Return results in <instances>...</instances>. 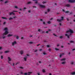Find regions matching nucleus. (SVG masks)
Listing matches in <instances>:
<instances>
[{"label":"nucleus","instance_id":"1","mask_svg":"<svg viewBox=\"0 0 75 75\" xmlns=\"http://www.w3.org/2000/svg\"><path fill=\"white\" fill-rule=\"evenodd\" d=\"M4 30H5V33L3 34V35L2 36V37L0 36V38H3L4 39L6 38V35L8 33V29L7 28H5Z\"/></svg>","mask_w":75,"mask_h":75},{"label":"nucleus","instance_id":"2","mask_svg":"<svg viewBox=\"0 0 75 75\" xmlns=\"http://www.w3.org/2000/svg\"><path fill=\"white\" fill-rule=\"evenodd\" d=\"M69 32L71 33L69 35H68L67 34H65V36H67L68 38H69V37H70V35H71V34L74 33V32L73 31L70 29L69 30L67 31L66 32V33H69Z\"/></svg>","mask_w":75,"mask_h":75},{"label":"nucleus","instance_id":"3","mask_svg":"<svg viewBox=\"0 0 75 75\" xmlns=\"http://www.w3.org/2000/svg\"><path fill=\"white\" fill-rule=\"evenodd\" d=\"M63 20H64V17L63 16H62L61 17V19H57V21H59V22H60V21H61Z\"/></svg>","mask_w":75,"mask_h":75},{"label":"nucleus","instance_id":"4","mask_svg":"<svg viewBox=\"0 0 75 75\" xmlns=\"http://www.w3.org/2000/svg\"><path fill=\"white\" fill-rule=\"evenodd\" d=\"M70 3H75V0H69Z\"/></svg>","mask_w":75,"mask_h":75},{"label":"nucleus","instance_id":"5","mask_svg":"<svg viewBox=\"0 0 75 75\" xmlns=\"http://www.w3.org/2000/svg\"><path fill=\"white\" fill-rule=\"evenodd\" d=\"M16 44H17V42H16V41H15L14 42H12V45H13V46H14V45Z\"/></svg>","mask_w":75,"mask_h":75},{"label":"nucleus","instance_id":"6","mask_svg":"<svg viewBox=\"0 0 75 75\" xmlns=\"http://www.w3.org/2000/svg\"><path fill=\"white\" fill-rule=\"evenodd\" d=\"M40 7H41V8H45V6L44 5H40Z\"/></svg>","mask_w":75,"mask_h":75},{"label":"nucleus","instance_id":"7","mask_svg":"<svg viewBox=\"0 0 75 75\" xmlns=\"http://www.w3.org/2000/svg\"><path fill=\"white\" fill-rule=\"evenodd\" d=\"M8 63H9V64L10 63V61H11V58H10V57H8Z\"/></svg>","mask_w":75,"mask_h":75},{"label":"nucleus","instance_id":"8","mask_svg":"<svg viewBox=\"0 0 75 75\" xmlns=\"http://www.w3.org/2000/svg\"><path fill=\"white\" fill-rule=\"evenodd\" d=\"M12 14H13V15H15V14L13 12H11L9 13V15L10 16Z\"/></svg>","mask_w":75,"mask_h":75},{"label":"nucleus","instance_id":"9","mask_svg":"<svg viewBox=\"0 0 75 75\" xmlns=\"http://www.w3.org/2000/svg\"><path fill=\"white\" fill-rule=\"evenodd\" d=\"M20 53L21 54V55H22V54H23V50L21 51L20 52Z\"/></svg>","mask_w":75,"mask_h":75},{"label":"nucleus","instance_id":"10","mask_svg":"<svg viewBox=\"0 0 75 75\" xmlns=\"http://www.w3.org/2000/svg\"><path fill=\"white\" fill-rule=\"evenodd\" d=\"M66 7H69L70 6V5L69 4H67L66 5Z\"/></svg>","mask_w":75,"mask_h":75},{"label":"nucleus","instance_id":"11","mask_svg":"<svg viewBox=\"0 0 75 75\" xmlns=\"http://www.w3.org/2000/svg\"><path fill=\"white\" fill-rule=\"evenodd\" d=\"M64 55V53H62V54H60V58H61V57H62V55Z\"/></svg>","mask_w":75,"mask_h":75},{"label":"nucleus","instance_id":"12","mask_svg":"<svg viewBox=\"0 0 75 75\" xmlns=\"http://www.w3.org/2000/svg\"><path fill=\"white\" fill-rule=\"evenodd\" d=\"M62 64H63V65H64L65 64V62H63L61 63Z\"/></svg>","mask_w":75,"mask_h":75},{"label":"nucleus","instance_id":"13","mask_svg":"<svg viewBox=\"0 0 75 75\" xmlns=\"http://www.w3.org/2000/svg\"><path fill=\"white\" fill-rule=\"evenodd\" d=\"M11 36H13L12 35L9 34L8 35V37H11Z\"/></svg>","mask_w":75,"mask_h":75},{"label":"nucleus","instance_id":"14","mask_svg":"<svg viewBox=\"0 0 75 75\" xmlns=\"http://www.w3.org/2000/svg\"><path fill=\"white\" fill-rule=\"evenodd\" d=\"M2 18H3V19H5V20L8 19L7 18L4 17H2Z\"/></svg>","mask_w":75,"mask_h":75},{"label":"nucleus","instance_id":"15","mask_svg":"<svg viewBox=\"0 0 75 75\" xmlns=\"http://www.w3.org/2000/svg\"><path fill=\"white\" fill-rule=\"evenodd\" d=\"M71 74L73 75H75V72H74L71 73Z\"/></svg>","mask_w":75,"mask_h":75},{"label":"nucleus","instance_id":"16","mask_svg":"<svg viewBox=\"0 0 75 75\" xmlns=\"http://www.w3.org/2000/svg\"><path fill=\"white\" fill-rule=\"evenodd\" d=\"M13 19V18L11 17H10L9 18V20H12Z\"/></svg>","mask_w":75,"mask_h":75},{"label":"nucleus","instance_id":"17","mask_svg":"<svg viewBox=\"0 0 75 75\" xmlns=\"http://www.w3.org/2000/svg\"><path fill=\"white\" fill-rule=\"evenodd\" d=\"M65 59L64 58L60 60V61H65Z\"/></svg>","mask_w":75,"mask_h":75},{"label":"nucleus","instance_id":"18","mask_svg":"<svg viewBox=\"0 0 75 75\" xmlns=\"http://www.w3.org/2000/svg\"><path fill=\"white\" fill-rule=\"evenodd\" d=\"M24 59L25 61H27V58L26 57L24 58Z\"/></svg>","mask_w":75,"mask_h":75},{"label":"nucleus","instance_id":"19","mask_svg":"<svg viewBox=\"0 0 75 75\" xmlns=\"http://www.w3.org/2000/svg\"><path fill=\"white\" fill-rule=\"evenodd\" d=\"M1 59H3V56L2 55L1 56Z\"/></svg>","mask_w":75,"mask_h":75},{"label":"nucleus","instance_id":"20","mask_svg":"<svg viewBox=\"0 0 75 75\" xmlns=\"http://www.w3.org/2000/svg\"><path fill=\"white\" fill-rule=\"evenodd\" d=\"M29 43L30 44H33V42H29Z\"/></svg>","mask_w":75,"mask_h":75},{"label":"nucleus","instance_id":"21","mask_svg":"<svg viewBox=\"0 0 75 75\" xmlns=\"http://www.w3.org/2000/svg\"><path fill=\"white\" fill-rule=\"evenodd\" d=\"M9 52V51H5V53H7L8 52Z\"/></svg>","mask_w":75,"mask_h":75},{"label":"nucleus","instance_id":"22","mask_svg":"<svg viewBox=\"0 0 75 75\" xmlns=\"http://www.w3.org/2000/svg\"><path fill=\"white\" fill-rule=\"evenodd\" d=\"M47 23L49 24H51V22H50V21H49L47 22Z\"/></svg>","mask_w":75,"mask_h":75},{"label":"nucleus","instance_id":"23","mask_svg":"<svg viewBox=\"0 0 75 75\" xmlns=\"http://www.w3.org/2000/svg\"><path fill=\"white\" fill-rule=\"evenodd\" d=\"M53 34L55 36V37H57V35H55V34L53 33Z\"/></svg>","mask_w":75,"mask_h":75},{"label":"nucleus","instance_id":"24","mask_svg":"<svg viewBox=\"0 0 75 75\" xmlns=\"http://www.w3.org/2000/svg\"><path fill=\"white\" fill-rule=\"evenodd\" d=\"M55 50H56V51H58V50H59V49H58L57 48H55Z\"/></svg>","mask_w":75,"mask_h":75},{"label":"nucleus","instance_id":"25","mask_svg":"<svg viewBox=\"0 0 75 75\" xmlns=\"http://www.w3.org/2000/svg\"><path fill=\"white\" fill-rule=\"evenodd\" d=\"M42 72H45V70L43 69V70H42Z\"/></svg>","mask_w":75,"mask_h":75},{"label":"nucleus","instance_id":"26","mask_svg":"<svg viewBox=\"0 0 75 75\" xmlns=\"http://www.w3.org/2000/svg\"><path fill=\"white\" fill-rule=\"evenodd\" d=\"M69 11H66L65 13H69Z\"/></svg>","mask_w":75,"mask_h":75},{"label":"nucleus","instance_id":"27","mask_svg":"<svg viewBox=\"0 0 75 75\" xmlns=\"http://www.w3.org/2000/svg\"><path fill=\"white\" fill-rule=\"evenodd\" d=\"M43 54H44V55H46V53L45 52H43Z\"/></svg>","mask_w":75,"mask_h":75},{"label":"nucleus","instance_id":"28","mask_svg":"<svg viewBox=\"0 0 75 75\" xmlns=\"http://www.w3.org/2000/svg\"><path fill=\"white\" fill-rule=\"evenodd\" d=\"M15 8H18V7H17V6H15Z\"/></svg>","mask_w":75,"mask_h":75},{"label":"nucleus","instance_id":"29","mask_svg":"<svg viewBox=\"0 0 75 75\" xmlns=\"http://www.w3.org/2000/svg\"><path fill=\"white\" fill-rule=\"evenodd\" d=\"M13 13H14V12H17V11H13Z\"/></svg>","mask_w":75,"mask_h":75},{"label":"nucleus","instance_id":"30","mask_svg":"<svg viewBox=\"0 0 75 75\" xmlns=\"http://www.w3.org/2000/svg\"><path fill=\"white\" fill-rule=\"evenodd\" d=\"M19 38V37H18V36H17L16 37V39H18Z\"/></svg>","mask_w":75,"mask_h":75},{"label":"nucleus","instance_id":"31","mask_svg":"<svg viewBox=\"0 0 75 75\" xmlns=\"http://www.w3.org/2000/svg\"><path fill=\"white\" fill-rule=\"evenodd\" d=\"M30 3H31V2H28L27 4H30Z\"/></svg>","mask_w":75,"mask_h":75},{"label":"nucleus","instance_id":"32","mask_svg":"<svg viewBox=\"0 0 75 75\" xmlns=\"http://www.w3.org/2000/svg\"><path fill=\"white\" fill-rule=\"evenodd\" d=\"M47 47L48 48H49V47H50V45H47Z\"/></svg>","mask_w":75,"mask_h":75},{"label":"nucleus","instance_id":"33","mask_svg":"<svg viewBox=\"0 0 75 75\" xmlns=\"http://www.w3.org/2000/svg\"><path fill=\"white\" fill-rule=\"evenodd\" d=\"M42 3L43 4H45V3H46V2L43 1L42 2Z\"/></svg>","mask_w":75,"mask_h":75},{"label":"nucleus","instance_id":"34","mask_svg":"<svg viewBox=\"0 0 75 75\" xmlns=\"http://www.w3.org/2000/svg\"><path fill=\"white\" fill-rule=\"evenodd\" d=\"M24 75H27V73H24Z\"/></svg>","mask_w":75,"mask_h":75},{"label":"nucleus","instance_id":"35","mask_svg":"<svg viewBox=\"0 0 75 75\" xmlns=\"http://www.w3.org/2000/svg\"><path fill=\"white\" fill-rule=\"evenodd\" d=\"M50 11V9H48L47 11H48V12H49V11Z\"/></svg>","mask_w":75,"mask_h":75},{"label":"nucleus","instance_id":"36","mask_svg":"<svg viewBox=\"0 0 75 75\" xmlns=\"http://www.w3.org/2000/svg\"><path fill=\"white\" fill-rule=\"evenodd\" d=\"M70 42H71V43H72V42H74L73 41H70Z\"/></svg>","mask_w":75,"mask_h":75},{"label":"nucleus","instance_id":"37","mask_svg":"<svg viewBox=\"0 0 75 75\" xmlns=\"http://www.w3.org/2000/svg\"><path fill=\"white\" fill-rule=\"evenodd\" d=\"M51 49H49V51H50V52L51 51Z\"/></svg>","mask_w":75,"mask_h":75},{"label":"nucleus","instance_id":"38","mask_svg":"<svg viewBox=\"0 0 75 75\" xmlns=\"http://www.w3.org/2000/svg\"><path fill=\"white\" fill-rule=\"evenodd\" d=\"M67 21H69V19L68 18H67Z\"/></svg>","mask_w":75,"mask_h":75},{"label":"nucleus","instance_id":"39","mask_svg":"<svg viewBox=\"0 0 75 75\" xmlns=\"http://www.w3.org/2000/svg\"><path fill=\"white\" fill-rule=\"evenodd\" d=\"M6 3H7V1H6L5 2V4H6Z\"/></svg>","mask_w":75,"mask_h":75},{"label":"nucleus","instance_id":"40","mask_svg":"<svg viewBox=\"0 0 75 75\" xmlns=\"http://www.w3.org/2000/svg\"><path fill=\"white\" fill-rule=\"evenodd\" d=\"M60 38H63V37H62V36H60Z\"/></svg>","mask_w":75,"mask_h":75},{"label":"nucleus","instance_id":"41","mask_svg":"<svg viewBox=\"0 0 75 75\" xmlns=\"http://www.w3.org/2000/svg\"><path fill=\"white\" fill-rule=\"evenodd\" d=\"M26 9H27V8H26L24 7V10H26Z\"/></svg>","mask_w":75,"mask_h":75},{"label":"nucleus","instance_id":"42","mask_svg":"<svg viewBox=\"0 0 75 75\" xmlns=\"http://www.w3.org/2000/svg\"><path fill=\"white\" fill-rule=\"evenodd\" d=\"M20 68H21V69H23V67H20Z\"/></svg>","mask_w":75,"mask_h":75},{"label":"nucleus","instance_id":"43","mask_svg":"<svg viewBox=\"0 0 75 75\" xmlns=\"http://www.w3.org/2000/svg\"><path fill=\"white\" fill-rule=\"evenodd\" d=\"M33 7L34 8H36L37 7H36L35 6H33Z\"/></svg>","mask_w":75,"mask_h":75},{"label":"nucleus","instance_id":"44","mask_svg":"<svg viewBox=\"0 0 75 75\" xmlns=\"http://www.w3.org/2000/svg\"><path fill=\"white\" fill-rule=\"evenodd\" d=\"M53 19V18H52L50 19V20H52Z\"/></svg>","mask_w":75,"mask_h":75},{"label":"nucleus","instance_id":"45","mask_svg":"<svg viewBox=\"0 0 75 75\" xmlns=\"http://www.w3.org/2000/svg\"><path fill=\"white\" fill-rule=\"evenodd\" d=\"M28 74H32V72H28Z\"/></svg>","mask_w":75,"mask_h":75},{"label":"nucleus","instance_id":"46","mask_svg":"<svg viewBox=\"0 0 75 75\" xmlns=\"http://www.w3.org/2000/svg\"><path fill=\"white\" fill-rule=\"evenodd\" d=\"M37 50H35V52H37Z\"/></svg>","mask_w":75,"mask_h":75},{"label":"nucleus","instance_id":"47","mask_svg":"<svg viewBox=\"0 0 75 75\" xmlns=\"http://www.w3.org/2000/svg\"><path fill=\"white\" fill-rule=\"evenodd\" d=\"M72 14V12H71L70 13L69 15H71V14Z\"/></svg>","mask_w":75,"mask_h":75},{"label":"nucleus","instance_id":"48","mask_svg":"<svg viewBox=\"0 0 75 75\" xmlns=\"http://www.w3.org/2000/svg\"><path fill=\"white\" fill-rule=\"evenodd\" d=\"M42 49H40V50L39 51H42Z\"/></svg>","mask_w":75,"mask_h":75},{"label":"nucleus","instance_id":"49","mask_svg":"<svg viewBox=\"0 0 75 75\" xmlns=\"http://www.w3.org/2000/svg\"><path fill=\"white\" fill-rule=\"evenodd\" d=\"M16 18V16H14L13 17V18Z\"/></svg>","mask_w":75,"mask_h":75},{"label":"nucleus","instance_id":"50","mask_svg":"<svg viewBox=\"0 0 75 75\" xmlns=\"http://www.w3.org/2000/svg\"><path fill=\"white\" fill-rule=\"evenodd\" d=\"M39 45H40V44H39L37 45V46H38Z\"/></svg>","mask_w":75,"mask_h":75},{"label":"nucleus","instance_id":"51","mask_svg":"<svg viewBox=\"0 0 75 75\" xmlns=\"http://www.w3.org/2000/svg\"><path fill=\"white\" fill-rule=\"evenodd\" d=\"M43 24L44 25L45 24V22H43Z\"/></svg>","mask_w":75,"mask_h":75},{"label":"nucleus","instance_id":"52","mask_svg":"<svg viewBox=\"0 0 75 75\" xmlns=\"http://www.w3.org/2000/svg\"><path fill=\"white\" fill-rule=\"evenodd\" d=\"M24 38H23V37H22L21 38V39H22V40H23V39Z\"/></svg>","mask_w":75,"mask_h":75},{"label":"nucleus","instance_id":"53","mask_svg":"<svg viewBox=\"0 0 75 75\" xmlns=\"http://www.w3.org/2000/svg\"><path fill=\"white\" fill-rule=\"evenodd\" d=\"M18 64V63H17L16 64H15V65H17V64Z\"/></svg>","mask_w":75,"mask_h":75},{"label":"nucleus","instance_id":"54","mask_svg":"<svg viewBox=\"0 0 75 75\" xmlns=\"http://www.w3.org/2000/svg\"><path fill=\"white\" fill-rule=\"evenodd\" d=\"M21 74H23V72H22V71H21Z\"/></svg>","mask_w":75,"mask_h":75},{"label":"nucleus","instance_id":"55","mask_svg":"<svg viewBox=\"0 0 75 75\" xmlns=\"http://www.w3.org/2000/svg\"><path fill=\"white\" fill-rule=\"evenodd\" d=\"M59 44H58L57 45V47H59Z\"/></svg>","mask_w":75,"mask_h":75},{"label":"nucleus","instance_id":"56","mask_svg":"<svg viewBox=\"0 0 75 75\" xmlns=\"http://www.w3.org/2000/svg\"><path fill=\"white\" fill-rule=\"evenodd\" d=\"M40 29H39L38 30V31H39V32H40Z\"/></svg>","mask_w":75,"mask_h":75},{"label":"nucleus","instance_id":"57","mask_svg":"<svg viewBox=\"0 0 75 75\" xmlns=\"http://www.w3.org/2000/svg\"><path fill=\"white\" fill-rule=\"evenodd\" d=\"M71 64L72 65L74 64V62H72Z\"/></svg>","mask_w":75,"mask_h":75},{"label":"nucleus","instance_id":"58","mask_svg":"<svg viewBox=\"0 0 75 75\" xmlns=\"http://www.w3.org/2000/svg\"><path fill=\"white\" fill-rule=\"evenodd\" d=\"M6 22H4V23L3 24L4 25L6 24Z\"/></svg>","mask_w":75,"mask_h":75},{"label":"nucleus","instance_id":"59","mask_svg":"<svg viewBox=\"0 0 75 75\" xmlns=\"http://www.w3.org/2000/svg\"><path fill=\"white\" fill-rule=\"evenodd\" d=\"M15 65V64L14 63H13V66H14Z\"/></svg>","mask_w":75,"mask_h":75},{"label":"nucleus","instance_id":"60","mask_svg":"<svg viewBox=\"0 0 75 75\" xmlns=\"http://www.w3.org/2000/svg\"><path fill=\"white\" fill-rule=\"evenodd\" d=\"M39 63H40V64H41V62L39 61Z\"/></svg>","mask_w":75,"mask_h":75},{"label":"nucleus","instance_id":"61","mask_svg":"<svg viewBox=\"0 0 75 75\" xmlns=\"http://www.w3.org/2000/svg\"><path fill=\"white\" fill-rule=\"evenodd\" d=\"M61 48H64V46H61Z\"/></svg>","mask_w":75,"mask_h":75},{"label":"nucleus","instance_id":"62","mask_svg":"<svg viewBox=\"0 0 75 75\" xmlns=\"http://www.w3.org/2000/svg\"><path fill=\"white\" fill-rule=\"evenodd\" d=\"M46 33H48V31H47L46 32Z\"/></svg>","mask_w":75,"mask_h":75},{"label":"nucleus","instance_id":"63","mask_svg":"<svg viewBox=\"0 0 75 75\" xmlns=\"http://www.w3.org/2000/svg\"><path fill=\"white\" fill-rule=\"evenodd\" d=\"M38 75H40V73H38Z\"/></svg>","mask_w":75,"mask_h":75},{"label":"nucleus","instance_id":"64","mask_svg":"<svg viewBox=\"0 0 75 75\" xmlns=\"http://www.w3.org/2000/svg\"><path fill=\"white\" fill-rule=\"evenodd\" d=\"M74 50H75V49H72V51H74Z\"/></svg>","mask_w":75,"mask_h":75}]
</instances>
